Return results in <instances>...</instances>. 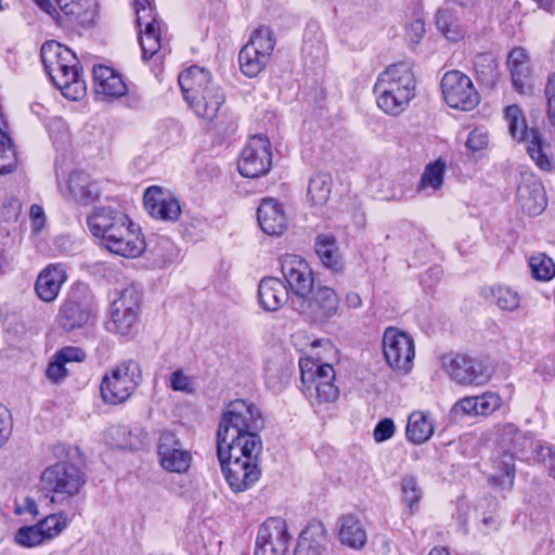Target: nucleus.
I'll return each instance as SVG.
<instances>
[{"label": "nucleus", "mask_w": 555, "mask_h": 555, "mask_svg": "<svg viewBox=\"0 0 555 555\" xmlns=\"http://www.w3.org/2000/svg\"><path fill=\"white\" fill-rule=\"evenodd\" d=\"M87 224L99 245L112 254L137 258L145 248L140 229L126 214L112 206L94 207Z\"/></svg>", "instance_id": "f257e3e1"}, {"label": "nucleus", "mask_w": 555, "mask_h": 555, "mask_svg": "<svg viewBox=\"0 0 555 555\" xmlns=\"http://www.w3.org/2000/svg\"><path fill=\"white\" fill-rule=\"evenodd\" d=\"M263 420L258 408L245 400L231 401L224 410L217 433V447L221 450L234 447L235 453L243 448L262 450L259 431Z\"/></svg>", "instance_id": "f03ea898"}, {"label": "nucleus", "mask_w": 555, "mask_h": 555, "mask_svg": "<svg viewBox=\"0 0 555 555\" xmlns=\"http://www.w3.org/2000/svg\"><path fill=\"white\" fill-rule=\"evenodd\" d=\"M41 61L53 85L62 94L78 101L86 94V82L80 76L79 61L67 47L56 41H47L41 47Z\"/></svg>", "instance_id": "7ed1b4c3"}, {"label": "nucleus", "mask_w": 555, "mask_h": 555, "mask_svg": "<svg viewBox=\"0 0 555 555\" xmlns=\"http://www.w3.org/2000/svg\"><path fill=\"white\" fill-rule=\"evenodd\" d=\"M416 79L411 64L389 65L377 77L374 86L377 106L388 115L403 113L415 96Z\"/></svg>", "instance_id": "20e7f679"}, {"label": "nucleus", "mask_w": 555, "mask_h": 555, "mask_svg": "<svg viewBox=\"0 0 555 555\" xmlns=\"http://www.w3.org/2000/svg\"><path fill=\"white\" fill-rule=\"evenodd\" d=\"M499 446L501 453L493 457V473L490 481L502 488L509 489L514 482L515 460H537L539 443L526 434H522L513 424H505L500 429Z\"/></svg>", "instance_id": "39448f33"}, {"label": "nucleus", "mask_w": 555, "mask_h": 555, "mask_svg": "<svg viewBox=\"0 0 555 555\" xmlns=\"http://www.w3.org/2000/svg\"><path fill=\"white\" fill-rule=\"evenodd\" d=\"M179 85L185 101L197 117L206 121L216 119L225 102V94L207 69L191 66L180 74Z\"/></svg>", "instance_id": "423d86ee"}, {"label": "nucleus", "mask_w": 555, "mask_h": 555, "mask_svg": "<svg viewBox=\"0 0 555 555\" xmlns=\"http://www.w3.org/2000/svg\"><path fill=\"white\" fill-rule=\"evenodd\" d=\"M261 451L241 447L235 453L233 446L225 450L217 447L222 473L233 492H244L258 481L261 475L258 462Z\"/></svg>", "instance_id": "0eeeda50"}, {"label": "nucleus", "mask_w": 555, "mask_h": 555, "mask_svg": "<svg viewBox=\"0 0 555 555\" xmlns=\"http://www.w3.org/2000/svg\"><path fill=\"white\" fill-rule=\"evenodd\" d=\"M142 380L141 366L137 361H122L103 375L100 392L103 401L116 405L126 402Z\"/></svg>", "instance_id": "6e6552de"}, {"label": "nucleus", "mask_w": 555, "mask_h": 555, "mask_svg": "<svg viewBox=\"0 0 555 555\" xmlns=\"http://www.w3.org/2000/svg\"><path fill=\"white\" fill-rule=\"evenodd\" d=\"M302 392L318 403L334 402L338 396V387L334 384L335 372L332 365L320 363L312 358L299 361Z\"/></svg>", "instance_id": "1a4fd4ad"}, {"label": "nucleus", "mask_w": 555, "mask_h": 555, "mask_svg": "<svg viewBox=\"0 0 555 555\" xmlns=\"http://www.w3.org/2000/svg\"><path fill=\"white\" fill-rule=\"evenodd\" d=\"M41 483L51 493L52 503L63 504L80 492L85 478L75 464L59 462L42 472Z\"/></svg>", "instance_id": "9d476101"}, {"label": "nucleus", "mask_w": 555, "mask_h": 555, "mask_svg": "<svg viewBox=\"0 0 555 555\" xmlns=\"http://www.w3.org/2000/svg\"><path fill=\"white\" fill-rule=\"evenodd\" d=\"M504 118L511 135L527 143V152L535 165L542 170H548L551 163L544 152L541 137L537 130L528 129L521 109L517 105H509L505 108Z\"/></svg>", "instance_id": "9b49d317"}, {"label": "nucleus", "mask_w": 555, "mask_h": 555, "mask_svg": "<svg viewBox=\"0 0 555 555\" xmlns=\"http://www.w3.org/2000/svg\"><path fill=\"white\" fill-rule=\"evenodd\" d=\"M440 86L443 100L451 108L468 112L480 102V95L472 79L460 70L447 72Z\"/></svg>", "instance_id": "f8f14e48"}, {"label": "nucleus", "mask_w": 555, "mask_h": 555, "mask_svg": "<svg viewBox=\"0 0 555 555\" xmlns=\"http://www.w3.org/2000/svg\"><path fill=\"white\" fill-rule=\"evenodd\" d=\"M141 295L133 287L125 288L112 304L109 331L127 336L134 332L139 322Z\"/></svg>", "instance_id": "ddd939ff"}, {"label": "nucleus", "mask_w": 555, "mask_h": 555, "mask_svg": "<svg viewBox=\"0 0 555 555\" xmlns=\"http://www.w3.org/2000/svg\"><path fill=\"white\" fill-rule=\"evenodd\" d=\"M383 352L392 370L402 374L410 372L415 356L410 335L396 327H387L383 335Z\"/></svg>", "instance_id": "4468645a"}, {"label": "nucleus", "mask_w": 555, "mask_h": 555, "mask_svg": "<svg viewBox=\"0 0 555 555\" xmlns=\"http://www.w3.org/2000/svg\"><path fill=\"white\" fill-rule=\"evenodd\" d=\"M442 363L452 380L463 386H482L492 375L491 367L466 354L446 356Z\"/></svg>", "instance_id": "2eb2a0df"}, {"label": "nucleus", "mask_w": 555, "mask_h": 555, "mask_svg": "<svg viewBox=\"0 0 555 555\" xmlns=\"http://www.w3.org/2000/svg\"><path fill=\"white\" fill-rule=\"evenodd\" d=\"M272 166L271 144L263 135L251 137L241 152L237 169L243 177L258 178Z\"/></svg>", "instance_id": "dca6fc26"}, {"label": "nucleus", "mask_w": 555, "mask_h": 555, "mask_svg": "<svg viewBox=\"0 0 555 555\" xmlns=\"http://www.w3.org/2000/svg\"><path fill=\"white\" fill-rule=\"evenodd\" d=\"M291 540L287 522L269 517L258 529L254 555H286Z\"/></svg>", "instance_id": "f3484780"}, {"label": "nucleus", "mask_w": 555, "mask_h": 555, "mask_svg": "<svg viewBox=\"0 0 555 555\" xmlns=\"http://www.w3.org/2000/svg\"><path fill=\"white\" fill-rule=\"evenodd\" d=\"M292 306L297 312L314 321L323 322L335 315L339 310V298L328 286H318L310 298L292 299Z\"/></svg>", "instance_id": "a211bd4d"}, {"label": "nucleus", "mask_w": 555, "mask_h": 555, "mask_svg": "<svg viewBox=\"0 0 555 555\" xmlns=\"http://www.w3.org/2000/svg\"><path fill=\"white\" fill-rule=\"evenodd\" d=\"M134 7L142 56L147 60L160 51V25L149 0H135Z\"/></svg>", "instance_id": "6ab92c4d"}, {"label": "nucleus", "mask_w": 555, "mask_h": 555, "mask_svg": "<svg viewBox=\"0 0 555 555\" xmlns=\"http://www.w3.org/2000/svg\"><path fill=\"white\" fill-rule=\"evenodd\" d=\"M157 453L160 466L170 473H186L192 463L191 452L171 431H163L158 439Z\"/></svg>", "instance_id": "aec40b11"}, {"label": "nucleus", "mask_w": 555, "mask_h": 555, "mask_svg": "<svg viewBox=\"0 0 555 555\" xmlns=\"http://www.w3.org/2000/svg\"><path fill=\"white\" fill-rule=\"evenodd\" d=\"M93 317L92 300L87 295L73 294L60 307L56 315L57 325L72 332L87 326Z\"/></svg>", "instance_id": "412c9836"}, {"label": "nucleus", "mask_w": 555, "mask_h": 555, "mask_svg": "<svg viewBox=\"0 0 555 555\" xmlns=\"http://www.w3.org/2000/svg\"><path fill=\"white\" fill-rule=\"evenodd\" d=\"M281 270L295 296L293 299L305 298L312 292V271L304 258L297 255L283 256Z\"/></svg>", "instance_id": "4be33fe9"}, {"label": "nucleus", "mask_w": 555, "mask_h": 555, "mask_svg": "<svg viewBox=\"0 0 555 555\" xmlns=\"http://www.w3.org/2000/svg\"><path fill=\"white\" fill-rule=\"evenodd\" d=\"M517 186V201L521 209L530 216L541 214L546 207V196L540 179L528 170L520 171Z\"/></svg>", "instance_id": "5701e85b"}, {"label": "nucleus", "mask_w": 555, "mask_h": 555, "mask_svg": "<svg viewBox=\"0 0 555 555\" xmlns=\"http://www.w3.org/2000/svg\"><path fill=\"white\" fill-rule=\"evenodd\" d=\"M144 206L152 217L164 221H175L181 214L178 199L156 185L145 191Z\"/></svg>", "instance_id": "b1692460"}, {"label": "nucleus", "mask_w": 555, "mask_h": 555, "mask_svg": "<svg viewBox=\"0 0 555 555\" xmlns=\"http://www.w3.org/2000/svg\"><path fill=\"white\" fill-rule=\"evenodd\" d=\"M507 67L515 90L522 94L530 92L532 89V68L528 52L521 47L514 48L508 54Z\"/></svg>", "instance_id": "393cba45"}, {"label": "nucleus", "mask_w": 555, "mask_h": 555, "mask_svg": "<svg viewBox=\"0 0 555 555\" xmlns=\"http://www.w3.org/2000/svg\"><path fill=\"white\" fill-rule=\"evenodd\" d=\"M289 292L284 282L278 278L267 276L258 284V302L266 311H278L288 300Z\"/></svg>", "instance_id": "a878e982"}, {"label": "nucleus", "mask_w": 555, "mask_h": 555, "mask_svg": "<svg viewBox=\"0 0 555 555\" xmlns=\"http://www.w3.org/2000/svg\"><path fill=\"white\" fill-rule=\"evenodd\" d=\"M258 223L269 235H281L287 228V218L280 203L264 198L257 209Z\"/></svg>", "instance_id": "bb28decb"}, {"label": "nucleus", "mask_w": 555, "mask_h": 555, "mask_svg": "<svg viewBox=\"0 0 555 555\" xmlns=\"http://www.w3.org/2000/svg\"><path fill=\"white\" fill-rule=\"evenodd\" d=\"M66 271L62 264L47 267L37 278L35 291L46 302L54 301L66 281Z\"/></svg>", "instance_id": "cd10ccee"}, {"label": "nucleus", "mask_w": 555, "mask_h": 555, "mask_svg": "<svg viewBox=\"0 0 555 555\" xmlns=\"http://www.w3.org/2000/svg\"><path fill=\"white\" fill-rule=\"evenodd\" d=\"M338 539L343 545L361 550L366 544V531L360 518L351 513L337 519Z\"/></svg>", "instance_id": "c85d7f7f"}, {"label": "nucleus", "mask_w": 555, "mask_h": 555, "mask_svg": "<svg viewBox=\"0 0 555 555\" xmlns=\"http://www.w3.org/2000/svg\"><path fill=\"white\" fill-rule=\"evenodd\" d=\"M68 190L72 198L79 205L88 206L98 201L102 190L100 183L91 181L82 172H74L68 180Z\"/></svg>", "instance_id": "c756f323"}, {"label": "nucleus", "mask_w": 555, "mask_h": 555, "mask_svg": "<svg viewBox=\"0 0 555 555\" xmlns=\"http://www.w3.org/2000/svg\"><path fill=\"white\" fill-rule=\"evenodd\" d=\"M94 90L106 96H121L126 93V85L121 77L111 67L99 65L93 67Z\"/></svg>", "instance_id": "7c9ffc66"}, {"label": "nucleus", "mask_w": 555, "mask_h": 555, "mask_svg": "<svg viewBox=\"0 0 555 555\" xmlns=\"http://www.w3.org/2000/svg\"><path fill=\"white\" fill-rule=\"evenodd\" d=\"M434 434V422L429 413L414 411L408 417L405 435L414 444H422Z\"/></svg>", "instance_id": "2f4dec72"}, {"label": "nucleus", "mask_w": 555, "mask_h": 555, "mask_svg": "<svg viewBox=\"0 0 555 555\" xmlns=\"http://www.w3.org/2000/svg\"><path fill=\"white\" fill-rule=\"evenodd\" d=\"M60 10L70 22L88 25L95 14L94 0H55Z\"/></svg>", "instance_id": "473e14b6"}, {"label": "nucleus", "mask_w": 555, "mask_h": 555, "mask_svg": "<svg viewBox=\"0 0 555 555\" xmlns=\"http://www.w3.org/2000/svg\"><path fill=\"white\" fill-rule=\"evenodd\" d=\"M437 30L450 41H460L466 35L465 27L450 9H439L435 14Z\"/></svg>", "instance_id": "72a5a7b5"}, {"label": "nucleus", "mask_w": 555, "mask_h": 555, "mask_svg": "<svg viewBox=\"0 0 555 555\" xmlns=\"http://www.w3.org/2000/svg\"><path fill=\"white\" fill-rule=\"evenodd\" d=\"M315 251L328 269L333 271H340L343 269L338 244L333 235H319L315 240Z\"/></svg>", "instance_id": "f704fd0d"}, {"label": "nucleus", "mask_w": 555, "mask_h": 555, "mask_svg": "<svg viewBox=\"0 0 555 555\" xmlns=\"http://www.w3.org/2000/svg\"><path fill=\"white\" fill-rule=\"evenodd\" d=\"M332 192V177L327 172H317L308 185V197L312 205L323 206L330 198Z\"/></svg>", "instance_id": "c9c22d12"}, {"label": "nucleus", "mask_w": 555, "mask_h": 555, "mask_svg": "<svg viewBox=\"0 0 555 555\" xmlns=\"http://www.w3.org/2000/svg\"><path fill=\"white\" fill-rule=\"evenodd\" d=\"M275 39L271 28L260 26L250 36L248 42L244 47H251L262 57L270 60L274 50Z\"/></svg>", "instance_id": "e433bc0d"}, {"label": "nucleus", "mask_w": 555, "mask_h": 555, "mask_svg": "<svg viewBox=\"0 0 555 555\" xmlns=\"http://www.w3.org/2000/svg\"><path fill=\"white\" fill-rule=\"evenodd\" d=\"M269 60L262 57L251 47H243L238 53V63L242 73L247 77H256L268 64Z\"/></svg>", "instance_id": "4c0bfd02"}, {"label": "nucleus", "mask_w": 555, "mask_h": 555, "mask_svg": "<svg viewBox=\"0 0 555 555\" xmlns=\"http://www.w3.org/2000/svg\"><path fill=\"white\" fill-rule=\"evenodd\" d=\"M477 78L487 86L494 85L498 77V64L490 54H478L474 62Z\"/></svg>", "instance_id": "58836bf2"}, {"label": "nucleus", "mask_w": 555, "mask_h": 555, "mask_svg": "<svg viewBox=\"0 0 555 555\" xmlns=\"http://www.w3.org/2000/svg\"><path fill=\"white\" fill-rule=\"evenodd\" d=\"M444 170L446 165L441 160L428 164L421 177L418 191L427 188H430L434 191L439 190L443 183Z\"/></svg>", "instance_id": "ea45409f"}, {"label": "nucleus", "mask_w": 555, "mask_h": 555, "mask_svg": "<svg viewBox=\"0 0 555 555\" xmlns=\"http://www.w3.org/2000/svg\"><path fill=\"white\" fill-rule=\"evenodd\" d=\"M532 276L539 281H550L555 275L553 260L543 253L532 255L529 259Z\"/></svg>", "instance_id": "a19ab883"}, {"label": "nucleus", "mask_w": 555, "mask_h": 555, "mask_svg": "<svg viewBox=\"0 0 555 555\" xmlns=\"http://www.w3.org/2000/svg\"><path fill=\"white\" fill-rule=\"evenodd\" d=\"M16 153L11 139L0 130V175H8L16 169Z\"/></svg>", "instance_id": "79ce46f5"}, {"label": "nucleus", "mask_w": 555, "mask_h": 555, "mask_svg": "<svg viewBox=\"0 0 555 555\" xmlns=\"http://www.w3.org/2000/svg\"><path fill=\"white\" fill-rule=\"evenodd\" d=\"M263 371L267 387L273 392H280L287 382V376L281 364L276 361L268 360Z\"/></svg>", "instance_id": "37998d69"}, {"label": "nucleus", "mask_w": 555, "mask_h": 555, "mask_svg": "<svg viewBox=\"0 0 555 555\" xmlns=\"http://www.w3.org/2000/svg\"><path fill=\"white\" fill-rule=\"evenodd\" d=\"M44 541L38 522L34 526H23L14 534V542L22 547H36Z\"/></svg>", "instance_id": "c03bdc74"}, {"label": "nucleus", "mask_w": 555, "mask_h": 555, "mask_svg": "<svg viewBox=\"0 0 555 555\" xmlns=\"http://www.w3.org/2000/svg\"><path fill=\"white\" fill-rule=\"evenodd\" d=\"M327 541L328 538L324 525L320 521H312L304 529L298 542H307L317 548H326Z\"/></svg>", "instance_id": "a18cd8bd"}, {"label": "nucleus", "mask_w": 555, "mask_h": 555, "mask_svg": "<svg viewBox=\"0 0 555 555\" xmlns=\"http://www.w3.org/2000/svg\"><path fill=\"white\" fill-rule=\"evenodd\" d=\"M401 491L404 504L411 513H414L418 508L423 494L416 478L414 476H405L401 482Z\"/></svg>", "instance_id": "49530a36"}, {"label": "nucleus", "mask_w": 555, "mask_h": 555, "mask_svg": "<svg viewBox=\"0 0 555 555\" xmlns=\"http://www.w3.org/2000/svg\"><path fill=\"white\" fill-rule=\"evenodd\" d=\"M496 306L502 310L513 311L519 307L520 297L517 292L507 286H496L492 289Z\"/></svg>", "instance_id": "de8ad7c7"}, {"label": "nucleus", "mask_w": 555, "mask_h": 555, "mask_svg": "<svg viewBox=\"0 0 555 555\" xmlns=\"http://www.w3.org/2000/svg\"><path fill=\"white\" fill-rule=\"evenodd\" d=\"M41 532L47 540L57 537L67 526V519L63 514H52L38 522Z\"/></svg>", "instance_id": "09e8293b"}, {"label": "nucleus", "mask_w": 555, "mask_h": 555, "mask_svg": "<svg viewBox=\"0 0 555 555\" xmlns=\"http://www.w3.org/2000/svg\"><path fill=\"white\" fill-rule=\"evenodd\" d=\"M168 383L173 391L192 395L196 390L195 377L186 374L183 370L172 372L168 378Z\"/></svg>", "instance_id": "8fccbe9b"}, {"label": "nucleus", "mask_w": 555, "mask_h": 555, "mask_svg": "<svg viewBox=\"0 0 555 555\" xmlns=\"http://www.w3.org/2000/svg\"><path fill=\"white\" fill-rule=\"evenodd\" d=\"M477 416H487L498 410L501 405V398L494 392H485L475 396Z\"/></svg>", "instance_id": "3c124183"}, {"label": "nucleus", "mask_w": 555, "mask_h": 555, "mask_svg": "<svg viewBox=\"0 0 555 555\" xmlns=\"http://www.w3.org/2000/svg\"><path fill=\"white\" fill-rule=\"evenodd\" d=\"M451 417L459 421L465 416H477L475 397H465L459 400L450 411Z\"/></svg>", "instance_id": "603ef678"}, {"label": "nucleus", "mask_w": 555, "mask_h": 555, "mask_svg": "<svg viewBox=\"0 0 555 555\" xmlns=\"http://www.w3.org/2000/svg\"><path fill=\"white\" fill-rule=\"evenodd\" d=\"M466 147L473 153L482 151L489 145V134L483 128L473 129L467 137Z\"/></svg>", "instance_id": "864d4df0"}, {"label": "nucleus", "mask_w": 555, "mask_h": 555, "mask_svg": "<svg viewBox=\"0 0 555 555\" xmlns=\"http://www.w3.org/2000/svg\"><path fill=\"white\" fill-rule=\"evenodd\" d=\"M114 434L117 436L116 444L121 449H138L141 444L137 435H133L132 431L127 426H118L113 429Z\"/></svg>", "instance_id": "5fc2aeb1"}, {"label": "nucleus", "mask_w": 555, "mask_h": 555, "mask_svg": "<svg viewBox=\"0 0 555 555\" xmlns=\"http://www.w3.org/2000/svg\"><path fill=\"white\" fill-rule=\"evenodd\" d=\"M425 23L422 18H415L405 28V40L411 47H416L425 35Z\"/></svg>", "instance_id": "6e6d98bb"}, {"label": "nucleus", "mask_w": 555, "mask_h": 555, "mask_svg": "<svg viewBox=\"0 0 555 555\" xmlns=\"http://www.w3.org/2000/svg\"><path fill=\"white\" fill-rule=\"evenodd\" d=\"M396 431L395 423L391 418H383L379 421L373 431V437L376 442H384L390 439Z\"/></svg>", "instance_id": "4d7b16f0"}, {"label": "nucleus", "mask_w": 555, "mask_h": 555, "mask_svg": "<svg viewBox=\"0 0 555 555\" xmlns=\"http://www.w3.org/2000/svg\"><path fill=\"white\" fill-rule=\"evenodd\" d=\"M46 374L49 379L54 383H59L67 376L68 371L66 369V364L62 361H57V357L54 356L47 367Z\"/></svg>", "instance_id": "13d9d810"}, {"label": "nucleus", "mask_w": 555, "mask_h": 555, "mask_svg": "<svg viewBox=\"0 0 555 555\" xmlns=\"http://www.w3.org/2000/svg\"><path fill=\"white\" fill-rule=\"evenodd\" d=\"M54 356L57 357V361H62L67 364L70 362H81L86 358V353L78 347H64L57 351Z\"/></svg>", "instance_id": "bf43d9fd"}, {"label": "nucleus", "mask_w": 555, "mask_h": 555, "mask_svg": "<svg viewBox=\"0 0 555 555\" xmlns=\"http://www.w3.org/2000/svg\"><path fill=\"white\" fill-rule=\"evenodd\" d=\"M12 433V418L10 411L0 404V448L8 441Z\"/></svg>", "instance_id": "052dcab7"}, {"label": "nucleus", "mask_w": 555, "mask_h": 555, "mask_svg": "<svg viewBox=\"0 0 555 555\" xmlns=\"http://www.w3.org/2000/svg\"><path fill=\"white\" fill-rule=\"evenodd\" d=\"M29 217L31 220V229L34 233H40L47 223L43 208L37 204L30 206Z\"/></svg>", "instance_id": "680f3d73"}, {"label": "nucleus", "mask_w": 555, "mask_h": 555, "mask_svg": "<svg viewBox=\"0 0 555 555\" xmlns=\"http://www.w3.org/2000/svg\"><path fill=\"white\" fill-rule=\"evenodd\" d=\"M547 96V116L553 126H555V72L550 76L545 87Z\"/></svg>", "instance_id": "e2e57ef3"}, {"label": "nucleus", "mask_w": 555, "mask_h": 555, "mask_svg": "<svg viewBox=\"0 0 555 555\" xmlns=\"http://www.w3.org/2000/svg\"><path fill=\"white\" fill-rule=\"evenodd\" d=\"M537 459L545 464L550 475L555 478V452L547 447H539Z\"/></svg>", "instance_id": "0e129e2a"}, {"label": "nucleus", "mask_w": 555, "mask_h": 555, "mask_svg": "<svg viewBox=\"0 0 555 555\" xmlns=\"http://www.w3.org/2000/svg\"><path fill=\"white\" fill-rule=\"evenodd\" d=\"M15 512L17 515H22L25 513H28L33 516L39 515L37 503L30 496H26L21 504H16Z\"/></svg>", "instance_id": "69168bd1"}, {"label": "nucleus", "mask_w": 555, "mask_h": 555, "mask_svg": "<svg viewBox=\"0 0 555 555\" xmlns=\"http://www.w3.org/2000/svg\"><path fill=\"white\" fill-rule=\"evenodd\" d=\"M326 548L311 546L307 542H298L294 555H324Z\"/></svg>", "instance_id": "338daca9"}, {"label": "nucleus", "mask_w": 555, "mask_h": 555, "mask_svg": "<svg viewBox=\"0 0 555 555\" xmlns=\"http://www.w3.org/2000/svg\"><path fill=\"white\" fill-rule=\"evenodd\" d=\"M346 305L349 307V308H359L361 305H362V299L360 297V295L356 292H349L347 293L346 295Z\"/></svg>", "instance_id": "774afa93"}]
</instances>
